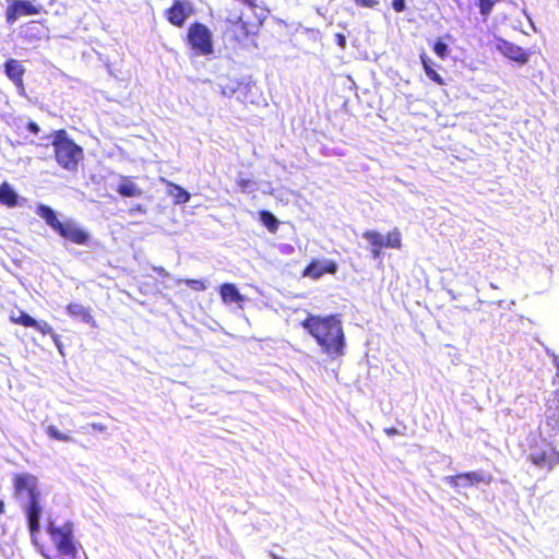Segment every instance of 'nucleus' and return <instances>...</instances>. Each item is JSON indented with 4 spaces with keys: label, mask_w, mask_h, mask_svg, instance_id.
I'll list each match as a JSON object with an SVG mask.
<instances>
[{
    "label": "nucleus",
    "mask_w": 559,
    "mask_h": 559,
    "mask_svg": "<svg viewBox=\"0 0 559 559\" xmlns=\"http://www.w3.org/2000/svg\"><path fill=\"white\" fill-rule=\"evenodd\" d=\"M34 329H36L44 335H52L55 333L52 326L45 321L36 320V324L34 325Z\"/></svg>",
    "instance_id": "obj_25"
},
{
    "label": "nucleus",
    "mask_w": 559,
    "mask_h": 559,
    "mask_svg": "<svg viewBox=\"0 0 559 559\" xmlns=\"http://www.w3.org/2000/svg\"><path fill=\"white\" fill-rule=\"evenodd\" d=\"M354 2L364 8H373L379 4V0H354Z\"/></svg>",
    "instance_id": "obj_30"
},
{
    "label": "nucleus",
    "mask_w": 559,
    "mask_h": 559,
    "mask_svg": "<svg viewBox=\"0 0 559 559\" xmlns=\"http://www.w3.org/2000/svg\"><path fill=\"white\" fill-rule=\"evenodd\" d=\"M238 185L242 191H247L251 186V181L249 179H240Z\"/></svg>",
    "instance_id": "obj_32"
},
{
    "label": "nucleus",
    "mask_w": 559,
    "mask_h": 559,
    "mask_svg": "<svg viewBox=\"0 0 559 559\" xmlns=\"http://www.w3.org/2000/svg\"><path fill=\"white\" fill-rule=\"evenodd\" d=\"M443 480L455 489L467 488L469 486L484 483L489 484L491 476L483 471L463 473L455 476H447Z\"/></svg>",
    "instance_id": "obj_7"
},
{
    "label": "nucleus",
    "mask_w": 559,
    "mask_h": 559,
    "mask_svg": "<svg viewBox=\"0 0 559 559\" xmlns=\"http://www.w3.org/2000/svg\"><path fill=\"white\" fill-rule=\"evenodd\" d=\"M52 145L57 163L67 170H75L83 158V150L68 139L64 131L57 132Z\"/></svg>",
    "instance_id": "obj_4"
},
{
    "label": "nucleus",
    "mask_w": 559,
    "mask_h": 559,
    "mask_svg": "<svg viewBox=\"0 0 559 559\" xmlns=\"http://www.w3.org/2000/svg\"><path fill=\"white\" fill-rule=\"evenodd\" d=\"M4 511V502L0 500V514Z\"/></svg>",
    "instance_id": "obj_39"
},
{
    "label": "nucleus",
    "mask_w": 559,
    "mask_h": 559,
    "mask_svg": "<svg viewBox=\"0 0 559 559\" xmlns=\"http://www.w3.org/2000/svg\"><path fill=\"white\" fill-rule=\"evenodd\" d=\"M0 203L10 207L15 206L17 203V194L14 189L7 182L0 186Z\"/></svg>",
    "instance_id": "obj_16"
},
{
    "label": "nucleus",
    "mask_w": 559,
    "mask_h": 559,
    "mask_svg": "<svg viewBox=\"0 0 559 559\" xmlns=\"http://www.w3.org/2000/svg\"><path fill=\"white\" fill-rule=\"evenodd\" d=\"M302 326L317 341L323 353L331 357L344 355L345 335L341 320L336 316H309Z\"/></svg>",
    "instance_id": "obj_1"
},
{
    "label": "nucleus",
    "mask_w": 559,
    "mask_h": 559,
    "mask_svg": "<svg viewBox=\"0 0 559 559\" xmlns=\"http://www.w3.org/2000/svg\"><path fill=\"white\" fill-rule=\"evenodd\" d=\"M55 345L57 346L58 350L62 354V344H61V341L59 338V335L53 333L52 335H50Z\"/></svg>",
    "instance_id": "obj_34"
},
{
    "label": "nucleus",
    "mask_w": 559,
    "mask_h": 559,
    "mask_svg": "<svg viewBox=\"0 0 559 559\" xmlns=\"http://www.w3.org/2000/svg\"><path fill=\"white\" fill-rule=\"evenodd\" d=\"M497 48L502 55L511 60L520 63H525L527 61V53L520 46H516L507 40H500L497 45Z\"/></svg>",
    "instance_id": "obj_10"
},
{
    "label": "nucleus",
    "mask_w": 559,
    "mask_h": 559,
    "mask_svg": "<svg viewBox=\"0 0 559 559\" xmlns=\"http://www.w3.org/2000/svg\"><path fill=\"white\" fill-rule=\"evenodd\" d=\"M41 5H35L29 0H11L5 12V20L13 24L20 16L38 14Z\"/></svg>",
    "instance_id": "obj_8"
},
{
    "label": "nucleus",
    "mask_w": 559,
    "mask_h": 559,
    "mask_svg": "<svg viewBox=\"0 0 559 559\" xmlns=\"http://www.w3.org/2000/svg\"><path fill=\"white\" fill-rule=\"evenodd\" d=\"M13 484L15 497L24 502L31 535L35 537L40 528L43 513L38 479L32 474L21 473L14 476Z\"/></svg>",
    "instance_id": "obj_2"
},
{
    "label": "nucleus",
    "mask_w": 559,
    "mask_h": 559,
    "mask_svg": "<svg viewBox=\"0 0 559 559\" xmlns=\"http://www.w3.org/2000/svg\"><path fill=\"white\" fill-rule=\"evenodd\" d=\"M36 214L40 216L46 224L61 237L76 243L85 245L88 240V234L83 230L75 222L68 219L60 222L56 212L45 204H39Z\"/></svg>",
    "instance_id": "obj_3"
},
{
    "label": "nucleus",
    "mask_w": 559,
    "mask_h": 559,
    "mask_svg": "<svg viewBox=\"0 0 559 559\" xmlns=\"http://www.w3.org/2000/svg\"><path fill=\"white\" fill-rule=\"evenodd\" d=\"M188 41L199 55H210L213 52L212 33L200 23L190 26L188 32Z\"/></svg>",
    "instance_id": "obj_6"
},
{
    "label": "nucleus",
    "mask_w": 559,
    "mask_h": 559,
    "mask_svg": "<svg viewBox=\"0 0 559 559\" xmlns=\"http://www.w3.org/2000/svg\"><path fill=\"white\" fill-rule=\"evenodd\" d=\"M222 88V94L226 97H231L237 88H238V85L237 84H231V85H225V86H221Z\"/></svg>",
    "instance_id": "obj_29"
},
{
    "label": "nucleus",
    "mask_w": 559,
    "mask_h": 559,
    "mask_svg": "<svg viewBox=\"0 0 559 559\" xmlns=\"http://www.w3.org/2000/svg\"><path fill=\"white\" fill-rule=\"evenodd\" d=\"M24 68L23 66L14 60L10 59L5 63V73L10 80H12L17 86L22 87V76L24 74Z\"/></svg>",
    "instance_id": "obj_14"
},
{
    "label": "nucleus",
    "mask_w": 559,
    "mask_h": 559,
    "mask_svg": "<svg viewBox=\"0 0 559 559\" xmlns=\"http://www.w3.org/2000/svg\"><path fill=\"white\" fill-rule=\"evenodd\" d=\"M235 32H239L243 36H248L251 33L249 25L239 17L235 23Z\"/></svg>",
    "instance_id": "obj_26"
},
{
    "label": "nucleus",
    "mask_w": 559,
    "mask_h": 559,
    "mask_svg": "<svg viewBox=\"0 0 559 559\" xmlns=\"http://www.w3.org/2000/svg\"><path fill=\"white\" fill-rule=\"evenodd\" d=\"M499 0H479V9L480 13L484 16L489 15L491 12L492 7L498 2Z\"/></svg>",
    "instance_id": "obj_24"
},
{
    "label": "nucleus",
    "mask_w": 559,
    "mask_h": 559,
    "mask_svg": "<svg viewBox=\"0 0 559 559\" xmlns=\"http://www.w3.org/2000/svg\"><path fill=\"white\" fill-rule=\"evenodd\" d=\"M337 265L331 260H316L312 261L304 271V276H308L314 280L320 278L323 274L330 273L335 274Z\"/></svg>",
    "instance_id": "obj_9"
},
{
    "label": "nucleus",
    "mask_w": 559,
    "mask_h": 559,
    "mask_svg": "<svg viewBox=\"0 0 559 559\" xmlns=\"http://www.w3.org/2000/svg\"><path fill=\"white\" fill-rule=\"evenodd\" d=\"M384 247L388 248H401V234L397 230L390 231L384 236Z\"/></svg>",
    "instance_id": "obj_21"
},
{
    "label": "nucleus",
    "mask_w": 559,
    "mask_h": 559,
    "mask_svg": "<svg viewBox=\"0 0 559 559\" xmlns=\"http://www.w3.org/2000/svg\"><path fill=\"white\" fill-rule=\"evenodd\" d=\"M527 459L536 467L550 471L555 465L559 464V453L546 440L532 445L528 450Z\"/></svg>",
    "instance_id": "obj_5"
},
{
    "label": "nucleus",
    "mask_w": 559,
    "mask_h": 559,
    "mask_svg": "<svg viewBox=\"0 0 559 559\" xmlns=\"http://www.w3.org/2000/svg\"><path fill=\"white\" fill-rule=\"evenodd\" d=\"M362 238H365L371 247H384V236L378 231L367 230L362 234Z\"/></svg>",
    "instance_id": "obj_18"
},
{
    "label": "nucleus",
    "mask_w": 559,
    "mask_h": 559,
    "mask_svg": "<svg viewBox=\"0 0 559 559\" xmlns=\"http://www.w3.org/2000/svg\"><path fill=\"white\" fill-rule=\"evenodd\" d=\"M221 297L225 304H241L245 301L242 296L234 284H223L219 289Z\"/></svg>",
    "instance_id": "obj_12"
},
{
    "label": "nucleus",
    "mask_w": 559,
    "mask_h": 559,
    "mask_svg": "<svg viewBox=\"0 0 559 559\" xmlns=\"http://www.w3.org/2000/svg\"><path fill=\"white\" fill-rule=\"evenodd\" d=\"M91 427L95 430H99V431H105L106 430V426L103 425V424H98V423H93L91 424Z\"/></svg>",
    "instance_id": "obj_36"
},
{
    "label": "nucleus",
    "mask_w": 559,
    "mask_h": 559,
    "mask_svg": "<svg viewBox=\"0 0 559 559\" xmlns=\"http://www.w3.org/2000/svg\"><path fill=\"white\" fill-rule=\"evenodd\" d=\"M380 249L381 248L372 247L371 252L374 259H378L380 257Z\"/></svg>",
    "instance_id": "obj_37"
},
{
    "label": "nucleus",
    "mask_w": 559,
    "mask_h": 559,
    "mask_svg": "<svg viewBox=\"0 0 559 559\" xmlns=\"http://www.w3.org/2000/svg\"><path fill=\"white\" fill-rule=\"evenodd\" d=\"M433 51L438 57L443 59L448 55V45L439 39L433 45Z\"/></svg>",
    "instance_id": "obj_27"
},
{
    "label": "nucleus",
    "mask_w": 559,
    "mask_h": 559,
    "mask_svg": "<svg viewBox=\"0 0 559 559\" xmlns=\"http://www.w3.org/2000/svg\"><path fill=\"white\" fill-rule=\"evenodd\" d=\"M336 37H337V44H338V46H341L342 48H344V47H345V45H346V38H345V36H344V35H342V34H337V35H336Z\"/></svg>",
    "instance_id": "obj_35"
},
{
    "label": "nucleus",
    "mask_w": 559,
    "mask_h": 559,
    "mask_svg": "<svg viewBox=\"0 0 559 559\" xmlns=\"http://www.w3.org/2000/svg\"><path fill=\"white\" fill-rule=\"evenodd\" d=\"M46 433L58 441L61 442H72L73 438L69 436L68 433L61 432L56 426L49 425L46 427Z\"/></svg>",
    "instance_id": "obj_19"
},
{
    "label": "nucleus",
    "mask_w": 559,
    "mask_h": 559,
    "mask_svg": "<svg viewBox=\"0 0 559 559\" xmlns=\"http://www.w3.org/2000/svg\"><path fill=\"white\" fill-rule=\"evenodd\" d=\"M188 14L186 12L185 5L180 2H176L168 10V20L171 24L180 26L185 23Z\"/></svg>",
    "instance_id": "obj_15"
},
{
    "label": "nucleus",
    "mask_w": 559,
    "mask_h": 559,
    "mask_svg": "<svg viewBox=\"0 0 559 559\" xmlns=\"http://www.w3.org/2000/svg\"><path fill=\"white\" fill-rule=\"evenodd\" d=\"M158 275L166 276L168 275L167 271L164 267H155L154 269Z\"/></svg>",
    "instance_id": "obj_38"
},
{
    "label": "nucleus",
    "mask_w": 559,
    "mask_h": 559,
    "mask_svg": "<svg viewBox=\"0 0 559 559\" xmlns=\"http://www.w3.org/2000/svg\"><path fill=\"white\" fill-rule=\"evenodd\" d=\"M27 130L34 134H37L39 132V126L36 122L29 121L27 123Z\"/></svg>",
    "instance_id": "obj_33"
},
{
    "label": "nucleus",
    "mask_w": 559,
    "mask_h": 559,
    "mask_svg": "<svg viewBox=\"0 0 559 559\" xmlns=\"http://www.w3.org/2000/svg\"><path fill=\"white\" fill-rule=\"evenodd\" d=\"M117 191L122 197L133 198V197H140L142 194V189L133 182L129 177H122Z\"/></svg>",
    "instance_id": "obj_13"
},
{
    "label": "nucleus",
    "mask_w": 559,
    "mask_h": 559,
    "mask_svg": "<svg viewBox=\"0 0 559 559\" xmlns=\"http://www.w3.org/2000/svg\"><path fill=\"white\" fill-rule=\"evenodd\" d=\"M260 218L262 223L269 228L271 231H275L277 229V219L275 216L267 211L260 212Z\"/></svg>",
    "instance_id": "obj_22"
},
{
    "label": "nucleus",
    "mask_w": 559,
    "mask_h": 559,
    "mask_svg": "<svg viewBox=\"0 0 559 559\" xmlns=\"http://www.w3.org/2000/svg\"><path fill=\"white\" fill-rule=\"evenodd\" d=\"M169 187L168 194L174 198L176 204H185L190 200V193L178 185L164 180Z\"/></svg>",
    "instance_id": "obj_17"
},
{
    "label": "nucleus",
    "mask_w": 559,
    "mask_h": 559,
    "mask_svg": "<svg viewBox=\"0 0 559 559\" xmlns=\"http://www.w3.org/2000/svg\"><path fill=\"white\" fill-rule=\"evenodd\" d=\"M185 283L194 290L206 289V285L204 284L203 281H200V280H185Z\"/></svg>",
    "instance_id": "obj_28"
},
{
    "label": "nucleus",
    "mask_w": 559,
    "mask_h": 559,
    "mask_svg": "<svg viewBox=\"0 0 559 559\" xmlns=\"http://www.w3.org/2000/svg\"><path fill=\"white\" fill-rule=\"evenodd\" d=\"M11 320L26 328H34L36 324V320L23 311L20 312L19 317L12 316Z\"/></svg>",
    "instance_id": "obj_23"
},
{
    "label": "nucleus",
    "mask_w": 559,
    "mask_h": 559,
    "mask_svg": "<svg viewBox=\"0 0 559 559\" xmlns=\"http://www.w3.org/2000/svg\"><path fill=\"white\" fill-rule=\"evenodd\" d=\"M392 7L396 12H402L405 9V0H393Z\"/></svg>",
    "instance_id": "obj_31"
},
{
    "label": "nucleus",
    "mask_w": 559,
    "mask_h": 559,
    "mask_svg": "<svg viewBox=\"0 0 559 559\" xmlns=\"http://www.w3.org/2000/svg\"><path fill=\"white\" fill-rule=\"evenodd\" d=\"M421 62H423V66H424L427 76L430 80H432L433 82H436L437 84L443 85L444 84L443 79L441 78V75L439 73H437L432 69V67L429 63V59H427L425 56H421Z\"/></svg>",
    "instance_id": "obj_20"
},
{
    "label": "nucleus",
    "mask_w": 559,
    "mask_h": 559,
    "mask_svg": "<svg viewBox=\"0 0 559 559\" xmlns=\"http://www.w3.org/2000/svg\"><path fill=\"white\" fill-rule=\"evenodd\" d=\"M67 313L72 317L80 319L84 323L90 324L93 328H96V321L94 320L91 308L83 306L79 302H71L67 306Z\"/></svg>",
    "instance_id": "obj_11"
}]
</instances>
